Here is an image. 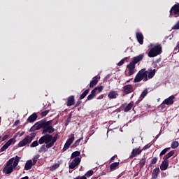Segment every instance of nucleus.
I'll return each instance as SVG.
<instances>
[{
	"instance_id": "nucleus-39",
	"label": "nucleus",
	"mask_w": 179,
	"mask_h": 179,
	"mask_svg": "<svg viewBox=\"0 0 179 179\" xmlns=\"http://www.w3.org/2000/svg\"><path fill=\"white\" fill-rule=\"evenodd\" d=\"M94 173L93 170H90L85 173V177H92V175L94 174Z\"/></svg>"
},
{
	"instance_id": "nucleus-44",
	"label": "nucleus",
	"mask_w": 179,
	"mask_h": 179,
	"mask_svg": "<svg viewBox=\"0 0 179 179\" xmlns=\"http://www.w3.org/2000/svg\"><path fill=\"white\" fill-rule=\"evenodd\" d=\"M82 99H78L76 102V103L74 106V108H76V107H79L82 104Z\"/></svg>"
},
{
	"instance_id": "nucleus-42",
	"label": "nucleus",
	"mask_w": 179,
	"mask_h": 179,
	"mask_svg": "<svg viewBox=\"0 0 179 179\" xmlns=\"http://www.w3.org/2000/svg\"><path fill=\"white\" fill-rule=\"evenodd\" d=\"M96 90L99 91V93H101V92H103V90L104 89L103 86H99V87H95Z\"/></svg>"
},
{
	"instance_id": "nucleus-7",
	"label": "nucleus",
	"mask_w": 179,
	"mask_h": 179,
	"mask_svg": "<svg viewBox=\"0 0 179 179\" xmlns=\"http://www.w3.org/2000/svg\"><path fill=\"white\" fill-rule=\"evenodd\" d=\"M174 153H175V151L171 150L169 153H167L165 156H164L163 157L164 161L162 162L160 166V170H162V171H164V170H166V169H169V159H170V157L173 156Z\"/></svg>"
},
{
	"instance_id": "nucleus-1",
	"label": "nucleus",
	"mask_w": 179,
	"mask_h": 179,
	"mask_svg": "<svg viewBox=\"0 0 179 179\" xmlns=\"http://www.w3.org/2000/svg\"><path fill=\"white\" fill-rule=\"evenodd\" d=\"M58 140V137L52 136L51 134H45L39 138V144L43 145L44 142L50 144L51 147L55 145V142Z\"/></svg>"
},
{
	"instance_id": "nucleus-57",
	"label": "nucleus",
	"mask_w": 179,
	"mask_h": 179,
	"mask_svg": "<svg viewBox=\"0 0 179 179\" xmlns=\"http://www.w3.org/2000/svg\"><path fill=\"white\" fill-rule=\"evenodd\" d=\"M78 179H87V178H86V176H83L80 178H79V177H78Z\"/></svg>"
},
{
	"instance_id": "nucleus-59",
	"label": "nucleus",
	"mask_w": 179,
	"mask_h": 179,
	"mask_svg": "<svg viewBox=\"0 0 179 179\" xmlns=\"http://www.w3.org/2000/svg\"><path fill=\"white\" fill-rule=\"evenodd\" d=\"M55 138H58V134H55Z\"/></svg>"
},
{
	"instance_id": "nucleus-41",
	"label": "nucleus",
	"mask_w": 179,
	"mask_h": 179,
	"mask_svg": "<svg viewBox=\"0 0 179 179\" xmlns=\"http://www.w3.org/2000/svg\"><path fill=\"white\" fill-rule=\"evenodd\" d=\"M8 148H9V146L6 143H5L0 149V152H5V150L8 149Z\"/></svg>"
},
{
	"instance_id": "nucleus-17",
	"label": "nucleus",
	"mask_w": 179,
	"mask_h": 179,
	"mask_svg": "<svg viewBox=\"0 0 179 179\" xmlns=\"http://www.w3.org/2000/svg\"><path fill=\"white\" fill-rule=\"evenodd\" d=\"M144 57H145V54L144 53L141 54L138 56H136L133 57L132 62L136 65V64H138V62H141V61H142V59H143Z\"/></svg>"
},
{
	"instance_id": "nucleus-58",
	"label": "nucleus",
	"mask_w": 179,
	"mask_h": 179,
	"mask_svg": "<svg viewBox=\"0 0 179 179\" xmlns=\"http://www.w3.org/2000/svg\"><path fill=\"white\" fill-rule=\"evenodd\" d=\"M20 179H29V176H24L23 178H21Z\"/></svg>"
},
{
	"instance_id": "nucleus-34",
	"label": "nucleus",
	"mask_w": 179,
	"mask_h": 179,
	"mask_svg": "<svg viewBox=\"0 0 179 179\" xmlns=\"http://www.w3.org/2000/svg\"><path fill=\"white\" fill-rule=\"evenodd\" d=\"M40 140L38 141H35L34 142L31 143V144L30 145V148H37V146H38V145H40Z\"/></svg>"
},
{
	"instance_id": "nucleus-46",
	"label": "nucleus",
	"mask_w": 179,
	"mask_h": 179,
	"mask_svg": "<svg viewBox=\"0 0 179 179\" xmlns=\"http://www.w3.org/2000/svg\"><path fill=\"white\" fill-rule=\"evenodd\" d=\"M9 136H10V134H6L5 136H3V138H1V142L6 141V139H8Z\"/></svg>"
},
{
	"instance_id": "nucleus-55",
	"label": "nucleus",
	"mask_w": 179,
	"mask_h": 179,
	"mask_svg": "<svg viewBox=\"0 0 179 179\" xmlns=\"http://www.w3.org/2000/svg\"><path fill=\"white\" fill-rule=\"evenodd\" d=\"M20 123V121L16 120V121L15 122V123H14V125L17 126V125H19Z\"/></svg>"
},
{
	"instance_id": "nucleus-33",
	"label": "nucleus",
	"mask_w": 179,
	"mask_h": 179,
	"mask_svg": "<svg viewBox=\"0 0 179 179\" xmlns=\"http://www.w3.org/2000/svg\"><path fill=\"white\" fill-rule=\"evenodd\" d=\"M170 149H171V148H164L159 154V157H162V156H164V155H166V153L167 152H169V150H170Z\"/></svg>"
},
{
	"instance_id": "nucleus-6",
	"label": "nucleus",
	"mask_w": 179,
	"mask_h": 179,
	"mask_svg": "<svg viewBox=\"0 0 179 179\" xmlns=\"http://www.w3.org/2000/svg\"><path fill=\"white\" fill-rule=\"evenodd\" d=\"M30 135L31 136L26 135L24 139L19 142L18 148H23V146H26V145H30V143H31L33 139L36 138V134L31 133Z\"/></svg>"
},
{
	"instance_id": "nucleus-18",
	"label": "nucleus",
	"mask_w": 179,
	"mask_h": 179,
	"mask_svg": "<svg viewBox=\"0 0 179 179\" xmlns=\"http://www.w3.org/2000/svg\"><path fill=\"white\" fill-rule=\"evenodd\" d=\"M75 105V95H71L67 98L66 106L67 107H71Z\"/></svg>"
},
{
	"instance_id": "nucleus-22",
	"label": "nucleus",
	"mask_w": 179,
	"mask_h": 179,
	"mask_svg": "<svg viewBox=\"0 0 179 179\" xmlns=\"http://www.w3.org/2000/svg\"><path fill=\"white\" fill-rule=\"evenodd\" d=\"M33 166H34L33 164V161H31V159L27 160L24 165V170H31V167H33Z\"/></svg>"
},
{
	"instance_id": "nucleus-21",
	"label": "nucleus",
	"mask_w": 179,
	"mask_h": 179,
	"mask_svg": "<svg viewBox=\"0 0 179 179\" xmlns=\"http://www.w3.org/2000/svg\"><path fill=\"white\" fill-rule=\"evenodd\" d=\"M147 79H152L156 75V69H148Z\"/></svg>"
},
{
	"instance_id": "nucleus-19",
	"label": "nucleus",
	"mask_w": 179,
	"mask_h": 179,
	"mask_svg": "<svg viewBox=\"0 0 179 179\" xmlns=\"http://www.w3.org/2000/svg\"><path fill=\"white\" fill-rule=\"evenodd\" d=\"M99 80H100V76H94L90 83V87L92 88L94 86H96V85H97V83H99Z\"/></svg>"
},
{
	"instance_id": "nucleus-26",
	"label": "nucleus",
	"mask_w": 179,
	"mask_h": 179,
	"mask_svg": "<svg viewBox=\"0 0 179 179\" xmlns=\"http://www.w3.org/2000/svg\"><path fill=\"white\" fill-rule=\"evenodd\" d=\"M13 166H8L6 165L3 169V173H5L6 174H10L13 171Z\"/></svg>"
},
{
	"instance_id": "nucleus-27",
	"label": "nucleus",
	"mask_w": 179,
	"mask_h": 179,
	"mask_svg": "<svg viewBox=\"0 0 179 179\" xmlns=\"http://www.w3.org/2000/svg\"><path fill=\"white\" fill-rule=\"evenodd\" d=\"M160 173V169L156 168L153 170L152 173V179H157V177L159 176V173Z\"/></svg>"
},
{
	"instance_id": "nucleus-14",
	"label": "nucleus",
	"mask_w": 179,
	"mask_h": 179,
	"mask_svg": "<svg viewBox=\"0 0 179 179\" xmlns=\"http://www.w3.org/2000/svg\"><path fill=\"white\" fill-rule=\"evenodd\" d=\"M143 150L141 149V147L138 148H134L131 152V155L130 156V159H134V157H136V156L141 155Z\"/></svg>"
},
{
	"instance_id": "nucleus-35",
	"label": "nucleus",
	"mask_w": 179,
	"mask_h": 179,
	"mask_svg": "<svg viewBox=\"0 0 179 179\" xmlns=\"http://www.w3.org/2000/svg\"><path fill=\"white\" fill-rule=\"evenodd\" d=\"M40 157V155H36L33 159H32V164L34 166H36V164L37 163V160H38V158Z\"/></svg>"
},
{
	"instance_id": "nucleus-51",
	"label": "nucleus",
	"mask_w": 179,
	"mask_h": 179,
	"mask_svg": "<svg viewBox=\"0 0 179 179\" xmlns=\"http://www.w3.org/2000/svg\"><path fill=\"white\" fill-rule=\"evenodd\" d=\"M174 51H178V52H179V41L177 43L176 46L174 48Z\"/></svg>"
},
{
	"instance_id": "nucleus-28",
	"label": "nucleus",
	"mask_w": 179,
	"mask_h": 179,
	"mask_svg": "<svg viewBox=\"0 0 179 179\" xmlns=\"http://www.w3.org/2000/svg\"><path fill=\"white\" fill-rule=\"evenodd\" d=\"M19 162H20V157H19V156H15V157L14 158V161H13V167L14 169H16V167H17V164H19Z\"/></svg>"
},
{
	"instance_id": "nucleus-25",
	"label": "nucleus",
	"mask_w": 179,
	"mask_h": 179,
	"mask_svg": "<svg viewBox=\"0 0 179 179\" xmlns=\"http://www.w3.org/2000/svg\"><path fill=\"white\" fill-rule=\"evenodd\" d=\"M108 99H117V97H118V92H117V91H110L108 94Z\"/></svg>"
},
{
	"instance_id": "nucleus-15",
	"label": "nucleus",
	"mask_w": 179,
	"mask_h": 179,
	"mask_svg": "<svg viewBox=\"0 0 179 179\" xmlns=\"http://www.w3.org/2000/svg\"><path fill=\"white\" fill-rule=\"evenodd\" d=\"M174 99H176V96H174V95H171L169 98L164 100L163 104H166V106H171V104H174Z\"/></svg>"
},
{
	"instance_id": "nucleus-8",
	"label": "nucleus",
	"mask_w": 179,
	"mask_h": 179,
	"mask_svg": "<svg viewBox=\"0 0 179 179\" xmlns=\"http://www.w3.org/2000/svg\"><path fill=\"white\" fill-rule=\"evenodd\" d=\"M169 17H179V3H176L171 8Z\"/></svg>"
},
{
	"instance_id": "nucleus-2",
	"label": "nucleus",
	"mask_w": 179,
	"mask_h": 179,
	"mask_svg": "<svg viewBox=\"0 0 179 179\" xmlns=\"http://www.w3.org/2000/svg\"><path fill=\"white\" fill-rule=\"evenodd\" d=\"M41 128H43L42 134H52L55 131V129L52 127V120L47 121L42 120Z\"/></svg>"
},
{
	"instance_id": "nucleus-13",
	"label": "nucleus",
	"mask_w": 179,
	"mask_h": 179,
	"mask_svg": "<svg viewBox=\"0 0 179 179\" xmlns=\"http://www.w3.org/2000/svg\"><path fill=\"white\" fill-rule=\"evenodd\" d=\"M41 125H42V120L35 123L34 125H33L30 128L29 131L34 132V131H38V130L41 129Z\"/></svg>"
},
{
	"instance_id": "nucleus-32",
	"label": "nucleus",
	"mask_w": 179,
	"mask_h": 179,
	"mask_svg": "<svg viewBox=\"0 0 179 179\" xmlns=\"http://www.w3.org/2000/svg\"><path fill=\"white\" fill-rule=\"evenodd\" d=\"M15 142H16V138L14 137L8 140L6 143L9 147L12 143L15 144Z\"/></svg>"
},
{
	"instance_id": "nucleus-30",
	"label": "nucleus",
	"mask_w": 179,
	"mask_h": 179,
	"mask_svg": "<svg viewBox=\"0 0 179 179\" xmlns=\"http://www.w3.org/2000/svg\"><path fill=\"white\" fill-rule=\"evenodd\" d=\"M89 89L85 90L80 96V100H83V99H85V97H86L87 94H89Z\"/></svg>"
},
{
	"instance_id": "nucleus-62",
	"label": "nucleus",
	"mask_w": 179,
	"mask_h": 179,
	"mask_svg": "<svg viewBox=\"0 0 179 179\" xmlns=\"http://www.w3.org/2000/svg\"><path fill=\"white\" fill-rule=\"evenodd\" d=\"M0 123H1V117H0Z\"/></svg>"
},
{
	"instance_id": "nucleus-4",
	"label": "nucleus",
	"mask_w": 179,
	"mask_h": 179,
	"mask_svg": "<svg viewBox=\"0 0 179 179\" xmlns=\"http://www.w3.org/2000/svg\"><path fill=\"white\" fill-rule=\"evenodd\" d=\"M80 156V152L75 151L71 154V159H74L69 164V169L73 170L75 167L79 166L80 164V158L78 157Z\"/></svg>"
},
{
	"instance_id": "nucleus-53",
	"label": "nucleus",
	"mask_w": 179,
	"mask_h": 179,
	"mask_svg": "<svg viewBox=\"0 0 179 179\" xmlns=\"http://www.w3.org/2000/svg\"><path fill=\"white\" fill-rule=\"evenodd\" d=\"M166 103H162L159 106L160 108H162V110H164V108H166V105H164Z\"/></svg>"
},
{
	"instance_id": "nucleus-24",
	"label": "nucleus",
	"mask_w": 179,
	"mask_h": 179,
	"mask_svg": "<svg viewBox=\"0 0 179 179\" xmlns=\"http://www.w3.org/2000/svg\"><path fill=\"white\" fill-rule=\"evenodd\" d=\"M136 37L139 44H141V45L143 44V34L142 33L137 32L136 34Z\"/></svg>"
},
{
	"instance_id": "nucleus-40",
	"label": "nucleus",
	"mask_w": 179,
	"mask_h": 179,
	"mask_svg": "<svg viewBox=\"0 0 179 179\" xmlns=\"http://www.w3.org/2000/svg\"><path fill=\"white\" fill-rule=\"evenodd\" d=\"M126 59H128V57H125V58L122 59V60H120V62L117 64V66H121L122 65H124Z\"/></svg>"
},
{
	"instance_id": "nucleus-47",
	"label": "nucleus",
	"mask_w": 179,
	"mask_h": 179,
	"mask_svg": "<svg viewBox=\"0 0 179 179\" xmlns=\"http://www.w3.org/2000/svg\"><path fill=\"white\" fill-rule=\"evenodd\" d=\"M157 163V157H154L151 159V164H156Z\"/></svg>"
},
{
	"instance_id": "nucleus-38",
	"label": "nucleus",
	"mask_w": 179,
	"mask_h": 179,
	"mask_svg": "<svg viewBox=\"0 0 179 179\" xmlns=\"http://www.w3.org/2000/svg\"><path fill=\"white\" fill-rule=\"evenodd\" d=\"M83 138H80L78 139L73 145V148H76V146H79V144L80 143V141H82Z\"/></svg>"
},
{
	"instance_id": "nucleus-11",
	"label": "nucleus",
	"mask_w": 179,
	"mask_h": 179,
	"mask_svg": "<svg viewBox=\"0 0 179 179\" xmlns=\"http://www.w3.org/2000/svg\"><path fill=\"white\" fill-rule=\"evenodd\" d=\"M136 64H134V62H131L127 66V69H129V73H128V76H131V75H134V73H135V66H136Z\"/></svg>"
},
{
	"instance_id": "nucleus-50",
	"label": "nucleus",
	"mask_w": 179,
	"mask_h": 179,
	"mask_svg": "<svg viewBox=\"0 0 179 179\" xmlns=\"http://www.w3.org/2000/svg\"><path fill=\"white\" fill-rule=\"evenodd\" d=\"M96 92H97L96 90V89L94 88V90H92L90 94H92V96H94V97H96Z\"/></svg>"
},
{
	"instance_id": "nucleus-56",
	"label": "nucleus",
	"mask_w": 179,
	"mask_h": 179,
	"mask_svg": "<svg viewBox=\"0 0 179 179\" xmlns=\"http://www.w3.org/2000/svg\"><path fill=\"white\" fill-rule=\"evenodd\" d=\"M54 169H58V167H59V164H55V165H53Z\"/></svg>"
},
{
	"instance_id": "nucleus-61",
	"label": "nucleus",
	"mask_w": 179,
	"mask_h": 179,
	"mask_svg": "<svg viewBox=\"0 0 179 179\" xmlns=\"http://www.w3.org/2000/svg\"><path fill=\"white\" fill-rule=\"evenodd\" d=\"M132 143H134V138L132 139Z\"/></svg>"
},
{
	"instance_id": "nucleus-52",
	"label": "nucleus",
	"mask_w": 179,
	"mask_h": 179,
	"mask_svg": "<svg viewBox=\"0 0 179 179\" xmlns=\"http://www.w3.org/2000/svg\"><path fill=\"white\" fill-rule=\"evenodd\" d=\"M104 99V94H101L99 96L96 98L97 100H101Z\"/></svg>"
},
{
	"instance_id": "nucleus-60",
	"label": "nucleus",
	"mask_w": 179,
	"mask_h": 179,
	"mask_svg": "<svg viewBox=\"0 0 179 179\" xmlns=\"http://www.w3.org/2000/svg\"><path fill=\"white\" fill-rule=\"evenodd\" d=\"M23 134H24V133L22 132V133L20 134V136H22V135H23Z\"/></svg>"
},
{
	"instance_id": "nucleus-20",
	"label": "nucleus",
	"mask_w": 179,
	"mask_h": 179,
	"mask_svg": "<svg viewBox=\"0 0 179 179\" xmlns=\"http://www.w3.org/2000/svg\"><path fill=\"white\" fill-rule=\"evenodd\" d=\"M121 107L124 108V113H128V111H131V110H132V108L134 107V104H132V103H129L127 105V103H124V104H122Z\"/></svg>"
},
{
	"instance_id": "nucleus-10",
	"label": "nucleus",
	"mask_w": 179,
	"mask_h": 179,
	"mask_svg": "<svg viewBox=\"0 0 179 179\" xmlns=\"http://www.w3.org/2000/svg\"><path fill=\"white\" fill-rule=\"evenodd\" d=\"M43 145L41 146V148L38 149V153H43L45 152H48V149H50V148H52L50 143H46L45 141H43Z\"/></svg>"
},
{
	"instance_id": "nucleus-29",
	"label": "nucleus",
	"mask_w": 179,
	"mask_h": 179,
	"mask_svg": "<svg viewBox=\"0 0 179 179\" xmlns=\"http://www.w3.org/2000/svg\"><path fill=\"white\" fill-rule=\"evenodd\" d=\"M146 158H142L139 162V168L140 170H142L143 167H145V165L146 164Z\"/></svg>"
},
{
	"instance_id": "nucleus-43",
	"label": "nucleus",
	"mask_w": 179,
	"mask_h": 179,
	"mask_svg": "<svg viewBox=\"0 0 179 179\" xmlns=\"http://www.w3.org/2000/svg\"><path fill=\"white\" fill-rule=\"evenodd\" d=\"M48 113H50V110H46L41 113V117H45L47 115V114H48Z\"/></svg>"
},
{
	"instance_id": "nucleus-54",
	"label": "nucleus",
	"mask_w": 179,
	"mask_h": 179,
	"mask_svg": "<svg viewBox=\"0 0 179 179\" xmlns=\"http://www.w3.org/2000/svg\"><path fill=\"white\" fill-rule=\"evenodd\" d=\"M115 157H117V155L113 156L110 159V162H114V160H115Z\"/></svg>"
},
{
	"instance_id": "nucleus-3",
	"label": "nucleus",
	"mask_w": 179,
	"mask_h": 179,
	"mask_svg": "<svg viewBox=\"0 0 179 179\" xmlns=\"http://www.w3.org/2000/svg\"><path fill=\"white\" fill-rule=\"evenodd\" d=\"M148 73H149V71H146V69L140 70L134 78V83H138L142 82V80L143 82H148Z\"/></svg>"
},
{
	"instance_id": "nucleus-23",
	"label": "nucleus",
	"mask_w": 179,
	"mask_h": 179,
	"mask_svg": "<svg viewBox=\"0 0 179 179\" xmlns=\"http://www.w3.org/2000/svg\"><path fill=\"white\" fill-rule=\"evenodd\" d=\"M38 117L37 114L34 113L27 118V122H34L37 120Z\"/></svg>"
},
{
	"instance_id": "nucleus-49",
	"label": "nucleus",
	"mask_w": 179,
	"mask_h": 179,
	"mask_svg": "<svg viewBox=\"0 0 179 179\" xmlns=\"http://www.w3.org/2000/svg\"><path fill=\"white\" fill-rule=\"evenodd\" d=\"M150 148V145L147 144L141 150L143 151V150H146L149 149Z\"/></svg>"
},
{
	"instance_id": "nucleus-16",
	"label": "nucleus",
	"mask_w": 179,
	"mask_h": 179,
	"mask_svg": "<svg viewBox=\"0 0 179 179\" xmlns=\"http://www.w3.org/2000/svg\"><path fill=\"white\" fill-rule=\"evenodd\" d=\"M73 141H75V136H73L66 141L63 150H66L67 149H69V146H71V143H73Z\"/></svg>"
},
{
	"instance_id": "nucleus-31",
	"label": "nucleus",
	"mask_w": 179,
	"mask_h": 179,
	"mask_svg": "<svg viewBox=\"0 0 179 179\" xmlns=\"http://www.w3.org/2000/svg\"><path fill=\"white\" fill-rule=\"evenodd\" d=\"M118 166H120V162H114L110 164V170H115Z\"/></svg>"
},
{
	"instance_id": "nucleus-5",
	"label": "nucleus",
	"mask_w": 179,
	"mask_h": 179,
	"mask_svg": "<svg viewBox=\"0 0 179 179\" xmlns=\"http://www.w3.org/2000/svg\"><path fill=\"white\" fill-rule=\"evenodd\" d=\"M163 52V50L162 48V45L159 44L157 45H155L153 48H152L148 53V56L149 58H155V57H157V55H160Z\"/></svg>"
},
{
	"instance_id": "nucleus-36",
	"label": "nucleus",
	"mask_w": 179,
	"mask_h": 179,
	"mask_svg": "<svg viewBox=\"0 0 179 179\" xmlns=\"http://www.w3.org/2000/svg\"><path fill=\"white\" fill-rule=\"evenodd\" d=\"M15 160V157H13V158H10L6 164V166H13L12 164H13V162Z\"/></svg>"
},
{
	"instance_id": "nucleus-37",
	"label": "nucleus",
	"mask_w": 179,
	"mask_h": 179,
	"mask_svg": "<svg viewBox=\"0 0 179 179\" xmlns=\"http://www.w3.org/2000/svg\"><path fill=\"white\" fill-rule=\"evenodd\" d=\"M179 146V143L178 141H173L171 143V148L172 149H177V148H178Z\"/></svg>"
},
{
	"instance_id": "nucleus-12",
	"label": "nucleus",
	"mask_w": 179,
	"mask_h": 179,
	"mask_svg": "<svg viewBox=\"0 0 179 179\" xmlns=\"http://www.w3.org/2000/svg\"><path fill=\"white\" fill-rule=\"evenodd\" d=\"M149 93V90L148 88H145L141 94L138 99L136 101V104H139L142 100H143L144 97H146L148 96V94Z\"/></svg>"
},
{
	"instance_id": "nucleus-9",
	"label": "nucleus",
	"mask_w": 179,
	"mask_h": 179,
	"mask_svg": "<svg viewBox=\"0 0 179 179\" xmlns=\"http://www.w3.org/2000/svg\"><path fill=\"white\" fill-rule=\"evenodd\" d=\"M122 89L124 94H131L135 92V87L132 85H126L123 86Z\"/></svg>"
},
{
	"instance_id": "nucleus-45",
	"label": "nucleus",
	"mask_w": 179,
	"mask_h": 179,
	"mask_svg": "<svg viewBox=\"0 0 179 179\" xmlns=\"http://www.w3.org/2000/svg\"><path fill=\"white\" fill-rule=\"evenodd\" d=\"M173 30H179V21L172 27Z\"/></svg>"
},
{
	"instance_id": "nucleus-48",
	"label": "nucleus",
	"mask_w": 179,
	"mask_h": 179,
	"mask_svg": "<svg viewBox=\"0 0 179 179\" xmlns=\"http://www.w3.org/2000/svg\"><path fill=\"white\" fill-rule=\"evenodd\" d=\"M93 99H94V96L92 94H89L87 97V100H93Z\"/></svg>"
}]
</instances>
